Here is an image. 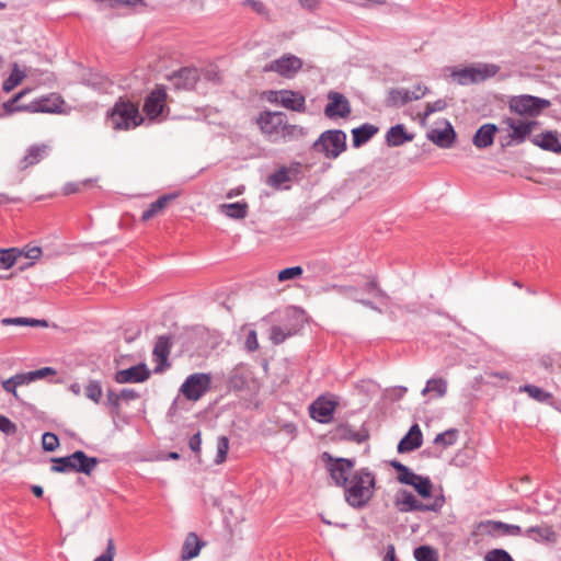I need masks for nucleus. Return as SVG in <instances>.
I'll return each instance as SVG.
<instances>
[{"instance_id": "nucleus-3", "label": "nucleus", "mask_w": 561, "mask_h": 561, "mask_svg": "<svg viewBox=\"0 0 561 561\" xmlns=\"http://www.w3.org/2000/svg\"><path fill=\"white\" fill-rule=\"evenodd\" d=\"M108 122L114 129L127 130L140 125L142 117L137 105L129 101H119L112 108Z\"/></svg>"}, {"instance_id": "nucleus-11", "label": "nucleus", "mask_w": 561, "mask_h": 561, "mask_svg": "<svg viewBox=\"0 0 561 561\" xmlns=\"http://www.w3.org/2000/svg\"><path fill=\"white\" fill-rule=\"evenodd\" d=\"M302 68V60L295 55L286 54L266 64L264 72H276L284 78H293Z\"/></svg>"}, {"instance_id": "nucleus-56", "label": "nucleus", "mask_w": 561, "mask_h": 561, "mask_svg": "<svg viewBox=\"0 0 561 561\" xmlns=\"http://www.w3.org/2000/svg\"><path fill=\"white\" fill-rule=\"evenodd\" d=\"M417 476L405 466L403 471L398 473L397 479L400 483L410 485L413 484V480L417 479Z\"/></svg>"}, {"instance_id": "nucleus-28", "label": "nucleus", "mask_w": 561, "mask_h": 561, "mask_svg": "<svg viewBox=\"0 0 561 561\" xmlns=\"http://www.w3.org/2000/svg\"><path fill=\"white\" fill-rule=\"evenodd\" d=\"M299 329V325L291 321H288L285 324L273 325L270 330V339L273 344L277 345L283 343L286 339L297 334Z\"/></svg>"}, {"instance_id": "nucleus-62", "label": "nucleus", "mask_w": 561, "mask_h": 561, "mask_svg": "<svg viewBox=\"0 0 561 561\" xmlns=\"http://www.w3.org/2000/svg\"><path fill=\"white\" fill-rule=\"evenodd\" d=\"M428 92V88L423 84H416L413 90H409L412 101L422 99Z\"/></svg>"}, {"instance_id": "nucleus-52", "label": "nucleus", "mask_w": 561, "mask_h": 561, "mask_svg": "<svg viewBox=\"0 0 561 561\" xmlns=\"http://www.w3.org/2000/svg\"><path fill=\"white\" fill-rule=\"evenodd\" d=\"M25 75L16 69V67L13 69L10 77L3 82V90L5 92L11 91L14 89L18 84L21 83V81L24 79Z\"/></svg>"}, {"instance_id": "nucleus-57", "label": "nucleus", "mask_w": 561, "mask_h": 561, "mask_svg": "<svg viewBox=\"0 0 561 561\" xmlns=\"http://www.w3.org/2000/svg\"><path fill=\"white\" fill-rule=\"evenodd\" d=\"M0 431L7 435H14L16 425L10 419L0 414Z\"/></svg>"}, {"instance_id": "nucleus-4", "label": "nucleus", "mask_w": 561, "mask_h": 561, "mask_svg": "<svg viewBox=\"0 0 561 561\" xmlns=\"http://www.w3.org/2000/svg\"><path fill=\"white\" fill-rule=\"evenodd\" d=\"M444 496H437L431 503L419 501L412 492L399 490L393 500L396 508L401 513L408 512H438L444 505Z\"/></svg>"}, {"instance_id": "nucleus-29", "label": "nucleus", "mask_w": 561, "mask_h": 561, "mask_svg": "<svg viewBox=\"0 0 561 561\" xmlns=\"http://www.w3.org/2000/svg\"><path fill=\"white\" fill-rule=\"evenodd\" d=\"M386 144L389 147H399L402 146L405 142L412 141L414 139L413 134H409L402 124H398L396 126H392L387 133H386Z\"/></svg>"}, {"instance_id": "nucleus-40", "label": "nucleus", "mask_w": 561, "mask_h": 561, "mask_svg": "<svg viewBox=\"0 0 561 561\" xmlns=\"http://www.w3.org/2000/svg\"><path fill=\"white\" fill-rule=\"evenodd\" d=\"M28 92V90H22L16 93L12 99L3 103V110L7 114L11 115L16 112H28L27 104H18V102Z\"/></svg>"}, {"instance_id": "nucleus-22", "label": "nucleus", "mask_w": 561, "mask_h": 561, "mask_svg": "<svg viewBox=\"0 0 561 561\" xmlns=\"http://www.w3.org/2000/svg\"><path fill=\"white\" fill-rule=\"evenodd\" d=\"M274 101L285 108L302 113L306 111V99L305 96L295 91L282 90L275 93Z\"/></svg>"}, {"instance_id": "nucleus-9", "label": "nucleus", "mask_w": 561, "mask_h": 561, "mask_svg": "<svg viewBox=\"0 0 561 561\" xmlns=\"http://www.w3.org/2000/svg\"><path fill=\"white\" fill-rule=\"evenodd\" d=\"M322 457L327 460V468L334 484L343 488L354 472L355 461L348 458H333L328 453Z\"/></svg>"}, {"instance_id": "nucleus-14", "label": "nucleus", "mask_w": 561, "mask_h": 561, "mask_svg": "<svg viewBox=\"0 0 561 561\" xmlns=\"http://www.w3.org/2000/svg\"><path fill=\"white\" fill-rule=\"evenodd\" d=\"M476 534L491 536H519L523 530L517 525L505 524L499 520H483L477 524Z\"/></svg>"}, {"instance_id": "nucleus-45", "label": "nucleus", "mask_w": 561, "mask_h": 561, "mask_svg": "<svg viewBox=\"0 0 561 561\" xmlns=\"http://www.w3.org/2000/svg\"><path fill=\"white\" fill-rule=\"evenodd\" d=\"M94 182H96V180L93 179H87L78 182H69L65 184L62 192L65 195L79 193L84 188L92 186Z\"/></svg>"}, {"instance_id": "nucleus-5", "label": "nucleus", "mask_w": 561, "mask_h": 561, "mask_svg": "<svg viewBox=\"0 0 561 561\" xmlns=\"http://www.w3.org/2000/svg\"><path fill=\"white\" fill-rule=\"evenodd\" d=\"M313 149L328 159H336L346 150V134L340 129L325 130L314 141Z\"/></svg>"}, {"instance_id": "nucleus-32", "label": "nucleus", "mask_w": 561, "mask_h": 561, "mask_svg": "<svg viewBox=\"0 0 561 561\" xmlns=\"http://www.w3.org/2000/svg\"><path fill=\"white\" fill-rule=\"evenodd\" d=\"M202 546L203 542L199 541L198 537L194 533L188 534L183 543L181 559L183 561H187L197 557L201 552Z\"/></svg>"}, {"instance_id": "nucleus-55", "label": "nucleus", "mask_w": 561, "mask_h": 561, "mask_svg": "<svg viewBox=\"0 0 561 561\" xmlns=\"http://www.w3.org/2000/svg\"><path fill=\"white\" fill-rule=\"evenodd\" d=\"M243 5L250 7L255 13L268 18V11L265 4L259 0H245Z\"/></svg>"}, {"instance_id": "nucleus-7", "label": "nucleus", "mask_w": 561, "mask_h": 561, "mask_svg": "<svg viewBox=\"0 0 561 561\" xmlns=\"http://www.w3.org/2000/svg\"><path fill=\"white\" fill-rule=\"evenodd\" d=\"M550 106V101L528 94L512 96L508 101L511 112L520 116L536 117Z\"/></svg>"}, {"instance_id": "nucleus-30", "label": "nucleus", "mask_w": 561, "mask_h": 561, "mask_svg": "<svg viewBox=\"0 0 561 561\" xmlns=\"http://www.w3.org/2000/svg\"><path fill=\"white\" fill-rule=\"evenodd\" d=\"M378 127L371 124H363L352 130L353 147L359 148L367 141H369L377 133Z\"/></svg>"}, {"instance_id": "nucleus-46", "label": "nucleus", "mask_w": 561, "mask_h": 561, "mask_svg": "<svg viewBox=\"0 0 561 561\" xmlns=\"http://www.w3.org/2000/svg\"><path fill=\"white\" fill-rule=\"evenodd\" d=\"M414 558L416 561H438L436 550L430 546H421L414 550Z\"/></svg>"}, {"instance_id": "nucleus-58", "label": "nucleus", "mask_w": 561, "mask_h": 561, "mask_svg": "<svg viewBox=\"0 0 561 561\" xmlns=\"http://www.w3.org/2000/svg\"><path fill=\"white\" fill-rule=\"evenodd\" d=\"M244 345L249 352H254L259 348L257 334L255 330H250L248 332Z\"/></svg>"}, {"instance_id": "nucleus-26", "label": "nucleus", "mask_w": 561, "mask_h": 561, "mask_svg": "<svg viewBox=\"0 0 561 561\" xmlns=\"http://www.w3.org/2000/svg\"><path fill=\"white\" fill-rule=\"evenodd\" d=\"M531 142L539 148L561 154V142L556 131H545L531 138Z\"/></svg>"}, {"instance_id": "nucleus-64", "label": "nucleus", "mask_w": 561, "mask_h": 561, "mask_svg": "<svg viewBox=\"0 0 561 561\" xmlns=\"http://www.w3.org/2000/svg\"><path fill=\"white\" fill-rule=\"evenodd\" d=\"M106 399H107V404L112 408H118L119 407V401H121V397H119V393L112 390V389H108L106 391Z\"/></svg>"}, {"instance_id": "nucleus-50", "label": "nucleus", "mask_w": 561, "mask_h": 561, "mask_svg": "<svg viewBox=\"0 0 561 561\" xmlns=\"http://www.w3.org/2000/svg\"><path fill=\"white\" fill-rule=\"evenodd\" d=\"M229 450V439L226 436H220L217 440V455L215 458V462L217 465L222 463Z\"/></svg>"}, {"instance_id": "nucleus-12", "label": "nucleus", "mask_w": 561, "mask_h": 561, "mask_svg": "<svg viewBox=\"0 0 561 561\" xmlns=\"http://www.w3.org/2000/svg\"><path fill=\"white\" fill-rule=\"evenodd\" d=\"M502 125H505L508 129L507 140L502 142L503 146H511L513 144L519 145L530 135L535 127V122H523L512 117H507L502 121Z\"/></svg>"}, {"instance_id": "nucleus-63", "label": "nucleus", "mask_w": 561, "mask_h": 561, "mask_svg": "<svg viewBox=\"0 0 561 561\" xmlns=\"http://www.w3.org/2000/svg\"><path fill=\"white\" fill-rule=\"evenodd\" d=\"M188 446L193 453H195L197 456L199 455L202 446L201 432H197L190 438Z\"/></svg>"}, {"instance_id": "nucleus-60", "label": "nucleus", "mask_w": 561, "mask_h": 561, "mask_svg": "<svg viewBox=\"0 0 561 561\" xmlns=\"http://www.w3.org/2000/svg\"><path fill=\"white\" fill-rule=\"evenodd\" d=\"M364 291L367 294H373L376 297H385L386 294L378 287L377 282L375 279H370L364 286Z\"/></svg>"}, {"instance_id": "nucleus-13", "label": "nucleus", "mask_w": 561, "mask_h": 561, "mask_svg": "<svg viewBox=\"0 0 561 561\" xmlns=\"http://www.w3.org/2000/svg\"><path fill=\"white\" fill-rule=\"evenodd\" d=\"M172 341L169 335H160L157 337L154 347L152 351V360L156 363L153 371L156 374H162L171 364L169 362V355L172 348Z\"/></svg>"}, {"instance_id": "nucleus-8", "label": "nucleus", "mask_w": 561, "mask_h": 561, "mask_svg": "<svg viewBox=\"0 0 561 561\" xmlns=\"http://www.w3.org/2000/svg\"><path fill=\"white\" fill-rule=\"evenodd\" d=\"M211 385V376L205 373H195L190 375L182 383L181 393L191 401H198Z\"/></svg>"}, {"instance_id": "nucleus-41", "label": "nucleus", "mask_w": 561, "mask_h": 561, "mask_svg": "<svg viewBox=\"0 0 561 561\" xmlns=\"http://www.w3.org/2000/svg\"><path fill=\"white\" fill-rule=\"evenodd\" d=\"M22 253L23 250L15 248L0 250V267L4 270L12 267Z\"/></svg>"}, {"instance_id": "nucleus-33", "label": "nucleus", "mask_w": 561, "mask_h": 561, "mask_svg": "<svg viewBox=\"0 0 561 561\" xmlns=\"http://www.w3.org/2000/svg\"><path fill=\"white\" fill-rule=\"evenodd\" d=\"M219 209L229 218L243 219L248 216L249 205L247 202H236L230 204H221Z\"/></svg>"}, {"instance_id": "nucleus-24", "label": "nucleus", "mask_w": 561, "mask_h": 561, "mask_svg": "<svg viewBox=\"0 0 561 561\" xmlns=\"http://www.w3.org/2000/svg\"><path fill=\"white\" fill-rule=\"evenodd\" d=\"M455 138L456 133L448 121H446L444 129L434 128L427 133V139L440 148H450L455 142Z\"/></svg>"}, {"instance_id": "nucleus-38", "label": "nucleus", "mask_w": 561, "mask_h": 561, "mask_svg": "<svg viewBox=\"0 0 561 561\" xmlns=\"http://www.w3.org/2000/svg\"><path fill=\"white\" fill-rule=\"evenodd\" d=\"M2 325H26V327H42L47 328L48 322L46 320H39V319H32V318H24V317H18V318H3L1 319Z\"/></svg>"}, {"instance_id": "nucleus-61", "label": "nucleus", "mask_w": 561, "mask_h": 561, "mask_svg": "<svg viewBox=\"0 0 561 561\" xmlns=\"http://www.w3.org/2000/svg\"><path fill=\"white\" fill-rule=\"evenodd\" d=\"M11 378L14 381L16 388L19 386H24V385H28V383L33 382V376L31 375V371L16 374V375L12 376Z\"/></svg>"}, {"instance_id": "nucleus-21", "label": "nucleus", "mask_w": 561, "mask_h": 561, "mask_svg": "<svg viewBox=\"0 0 561 561\" xmlns=\"http://www.w3.org/2000/svg\"><path fill=\"white\" fill-rule=\"evenodd\" d=\"M167 92L163 88H157L145 100L144 112L150 118H157L165 107Z\"/></svg>"}, {"instance_id": "nucleus-49", "label": "nucleus", "mask_w": 561, "mask_h": 561, "mask_svg": "<svg viewBox=\"0 0 561 561\" xmlns=\"http://www.w3.org/2000/svg\"><path fill=\"white\" fill-rule=\"evenodd\" d=\"M447 103L445 100H437L432 103H427L424 113L421 115V123L425 124L427 117L435 112H442L446 108Z\"/></svg>"}, {"instance_id": "nucleus-27", "label": "nucleus", "mask_w": 561, "mask_h": 561, "mask_svg": "<svg viewBox=\"0 0 561 561\" xmlns=\"http://www.w3.org/2000/svg\"><path fill=\"white\" fill-rule=\"evenodd\" d=\"M497 127L494 124H483L473 135L472 142L478 149L490 147L494 141Z\"/></svg>"}, {"instance_id": "nucleus-17", "label": "nucleus", "mask_w": 561, "mask_h": 561, "mask_svg": "<svg viewBox=\"0 0 561 561\" xmlns=\"http://www.w3.org/2000/svg\"><path fill=\"white\" fill-rule=\"evenodd\" d=\"M368 430L364 425L356 430L348 423H340L332 431V438L336 440H346L362 444L368 439Z\"/></svg>"}, {"instance_id": "nucleus-20", "label": "nucleus", "mask_w": 561, "mask_h": 561, "mask_svg": "<svg viewBox=\"0 0 561 561\" xmlns=\"http://www.w3.org/2000/svg\"><path fill=\"white\" fill-rule=\"evenodd\" d=\"M335 408V401L319 397L310 404V416L319 423H329L333 417Z\"/></svg>"}, {"instance_id": "nucleus-15", "label": "nucleus", "mask_w": 561, "mask_h": 561, "mask_svg": "<svg viewBox=\"0 0 561 561\" xmlns=\"http://www.w3.org/2000/svg\"><path fill=\"white\" fill-rule=\"evenodd\" d=\"M329 103L324 107V114L329 118H345L351 115L352 108L348 100L340 92L328 93Z\"/></svg>"}, {"instance_id": "nucleus-51", "label": "nucleus", "mask_w": 561, "mask_h": 561, "mask_svg": "<svg viewBox=\"0 0 561 561\" xmlns=\"http://www.w3.org/2000/svg\"><path fill=\"white\" fill-rule=\"evenodd\" d=\"M42 446L46 451H54L59 447V438L56 434L46 432L42 437Z\"/></svg>"}, {"instance_id": "nucleus-1", "label": "nucleus", "mask_w": 561, "mask_h": 561, "mask_svg": "<svg viewBox=\"0 0 561 561\" xmlns=\"http://www.w3.org/2000/svg\"><path fill=\"white\" fill-rule=\"evenodd\" d=\"M343 489L346 503L354 508H363L374 496L376 476L369 469L360 468L352 473Z\"/></svg>"}, {"instance_id": "nucleus-36", "label": "nucleus", "mask_w": 561, "mask_h": 561, "mask_svg": "<svg viewBox=\"0 0 561 561\" xmlns=\"http://www.w3.org/2000/svg\"><path fill=\"white\" fill-rule=\"evenodd\" d=\"M174 198H175L174 194H167V195L160 196L157 201L151 203L146 210H144V213L141 215V219L144 221L151 219L158 213H160L168 205L169 202H171Z\"/></svg>"}, {"instance_id": "nucleus-2", "label": "nucleus", "mask_w": 561, "mask_h": 561, "mask_svg": "<svg viewBox=\"0 0 561 561\" xmlns=\"http://www.w3.org/2000/svg\"><path fill=\"white\" fill-rule=\"evenodd\" d=\"M51 461L50 470L53 472L67 473L73 471L87 476H90L99 463L98 458L89 457L82 450H77L66 457L53 458Z\"/></svg>"}, {"instance_id": "nucleus-59", "label": "nucleus", "mask_w": 561, "mask_h": 561, "mask_svg": "<svg viewBox=\"0 0 561 561\" xmlns=\"http://www.w3.org/2000/svg\"><path fill=\"white\" fill-rule=\"evenodd\" d=\"M115 556V547L113 539H108L106 550L103 554L94 559V561H113Z\"/></svg>"}, {"instance_id": "nucleus-44", "label": "nucleus", "mask_w": 561, "mask_h": 561, "mask_svg": "<svg viewBox=\"0 0 561 561\" xmlns=\"http://www.w3.org/2000/svg\"><path fill=\"white\" fill-rule=\"evenodd\" d=\"M519 391L527 392L529 397L539 402H546L551 398V394L549 392H546L541 388L533 385H525L519 388Z\"/></svg>"}, {"instance_id": "nucleus-48", "label": "nucleus", "mask_w": 561, "mask_h": 561, "mask_svg": "<svg viewBox=\"0 0 561 561\" xmlns=\"http://www.w3.org/2000/svg\"><path fill=\"white\" fill-rule=\"evenodd\" d=\"M457 435H458L457 430H454V428L447 430L446 432L438 434L435 437L434 443L436 445H442L444 447H448L456 443Z\"/></svg>"}, {"instance_id": "nucleus-39", "label": "nucleus", "mask_w": 561, "mask_h": 561, "mask_svg": "<svg viewBox=\"0 0 561 561\" xmlns=\"http://www.w3.org/2000/svg\"><path fill=\"white\" fill-rule=\"evenodd\" d=\"M332 288L336 290L339 294L353 299L365 307H369L371 309L378 310L377 307L374 306V304L369 300H363L358 298V289L354 286H343V285H333Z\"/></svg>"}, {"instance_id": "nucleus-18", "label": "nucleus", "mask_w": 561, "mask_h": 561, "mask_svg": "<svg viewBox=\"0 0 561 561\" xmlns=\"http://www.w3.org/2000/svg\"><path fill=\"white\" fill-rule=\"evenodd\" d=\"M169 80L175 90H192L199 80V73L196 68L185 67L173 72Z\"/></svg>"}, {"instance_id": "nucleus-54", "label": "nucleus", "mask_w": 561, "mask_h": 561, "mask_svg": "<svg viewBox=\"0 0 561 561\" xmlns=\"http://www.w3.org/2000/svg\"><path fill=\"white\" fill-rule=\"evenodd\" d=\"M486 561H514L510 553L503 549H494L486 553Z\"/></svg>"}, {"instance_id": "nucleus-31", "label": "nucleus", "mask_w": 561, "mask_h": 561, "mask_svg": "<svg viewBox=\"0 0 561 561\" xmlns=\"http://www.w3.org/2000/svg\"><path fill=\"white\" fill-rule=\"evenodd\" d=\"M411 101L412 98L408 89L392 88L388 91L385 103L388 107H402Z\"/></svg>"}, {"instance_id": "nucleus-23", "label": "nucleus", "mask_w": 561, "mask_h": 561, "mask_svg": "<svg viewBox=\"0 0 561 561\" xmlns=\"http://www.w3.org/2000/svg\"><path fill=\"white\" fill-rule=\"evenodd\" d=\"M49 152V146L45 144L32 145L27 148L25 156L19 162L20 170H26L44 160Z\"/></svg>"}, {"instance_id": "nucleus-35", "label": "nucleus", "mask_w": 561, "mask_h": 561, "mask_svg": "<svg viewBox=\"0 0 561 561\" xmlns=\"http://www.w3.org/2000/svg\"><path fill=\"white\" fill-rule=\"evenodd\" d=\"M307 134V130L305 127L299 125H293L288 124L287 121H285L284 126L282 128V133L279 136V142H288L293 140H297L299 138L305 137Z\"/></svg>"}, {"instance_id": "nucleus-16", "label": "nucleus", "mask_w": 561, "mask_h": 561, "mask_svg": "<svg viewBox=\"0 0 561 561\" xmlns=\"http://www.w3.org/2000/svg\"><path fill=\"white\" fill-rule=\"evenodd\" d=\"M64 100L56 93L41 96L27 104L30 113H61Z\"/></svg>"}, {"instance_id": "nucleus-34", "label": "nucleus", "mask_w": 561, "mask_h": 561, "mask_svg": "<svg viewBox=\"0 0 561 561\" xmlns=\"http://www.w3.org/2000/svg\"><path fill=\"white\" fill-rule=\"evenodd\" d=\"M525 536L536 541H552L556 538V533L548 525H539L526 529Z\"/></svg>"}, {"instance_id": "nucleus-43", "label": "nucleus", "mask_w": 561, "mask_h": 561, "mask_svg": "<svg viewBox=\"0 0 561 561\" xmlns=\"http://www.w3.org/2000/svg\"><path fill=\"white\" fill-rule=\"evenodd\" d=\"M410 485L424 499L432 495L433 484L428 477L417 476V479L413 480V484Z\"/></svg>"}, {"instance_id": "nucleus-42", "label": "nucleus", "mask_w": 561, "mask_h": 561, "mask_svg": "<svg viewBox=\"0 0 561 561\" xmlns=\"http://www.w3.org/2000/svg\"><path fill=\"white\" fill-rule=\"evenodd\" d=\"M289 169L283 167L268 175L266 183L274 188H280L282 185L289 182Z\"/></svg>"}, {"instance_id": "nucleus-19", "label": "nucleus", "mask_w": 561, "mask_h": 561, "mask_svg": "<svg viewBox=\"0 0 561 561\" xmlns=\"http://www.w3.org/2000/svg\"><path fill=\"white\" fill-rule=\"evenodd\" d=\"M150 375L151 371L148 369L147 365L141 363L127 369L118 370L114 379L117 383H136L148 380Z\"/></svg>"}, {"instance_id": "nucleus-53", "label": "nucleus", "mask_w": 561, "mask_h": 561, "mask_svg": "<svg viewBox=\"0 0 561 561\" xmlns=\"http://www.w3.org/2000/svg\"><path fill=\"white\" fill-rule=\"evenodd\" d=\"M302 268L300 266H293V267H287V268H284L282 271L278 272V280L279 282H286V280H289V279H295L299 276H301L302 274Z\"/></svg>"}, {"instance_id": "nucleus-25", "label": "nucleus", "mask_w": 561, "mask_h": 561, "mask_svg": "<svg viewBox=\"0 0 561 561\" xmlns=\"http://www.w3.org/2000/svg\"><path fill=\"white\" fill-rule=\"evenodd\" d=\"M423 435L417 424L410 427L409 432L398 444L399 453H410L422 446Z\"/></svg>"}, {"instance_id": "nucleus-37", "label": "nucleus", "mask_w": 561, "mask_h": 561, "mask_svg": "<svg viewBox=\"0 0 561 561\" xmlns=\"http://www.w3.org/2000/svg\"><path fill=\"white\" fill-rule=\"evenodd\" d=\"M430 392H434L437 398L445 397L447 393V380L442 377L428 379L425 388L422 390V394L426 396Z\"/></svg>"}, {"instance_id": "nucleus-47", "label": "nucleus", "mask_w": 561, "mask_h": 561, "mask_svg": "<svg viewBox=\"0 0 561 561\" xmlns=\"http://www.w3.org/2000/svg\"><path fill=\"white\" fill-rule=\"evenodd\" d=\"M84 394L94 403H99L102 397V386L98 380H90L85 387Z\"/></svg>"}, {"instance_id": "nucleus-6", "label": "nucleus", "mask_w": 561, "mask_h": 561, "mask_svg": "<svg viewBox=\"0 0 561 561\" xmlns=\"http://www.w3.org/2000/svg\"><path fill=\"white\" fill-rule=\"evenodd\" d=\"M500 70V67L494 64H478L476 66L454 69L451 77L459 84L466 85L469 83L482 82L489 78L494 77Z\"/></svg>"}, {"instance_id": "nucleus-10", "label": "nucleus", "mask_w": 561, "mask_h": 561, "mask_svg": "<svg viewBox=\"0 0 561 561\" xmlns=\"http://www.w3.org/2000/svg\"><path fill=\"white\" fill-rule=\"evenodd\" d=\"M286 121V115L282 112H262L256 123L264 136L272 142H279L282 128Z\"/></svg>"}]
</instances>
